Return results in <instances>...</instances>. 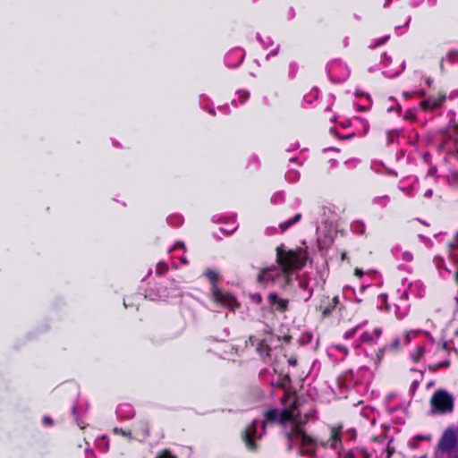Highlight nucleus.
<instances>
[{
    "mask_svg": "<svg viewBox=\"0 0 458 458\" xmlns=\"http://www.w3.org/2000/svg\"><path fill=\"white\" fill-rule=\"evenodd\" d=\"M283 410L273 409L265 413V420H253L242 433V439L250 451H255L256 439L262 437L267 424L279 423L284 428V434L288 440V450L293 447L298 448L299 454L305 456H315L318 447L331 448L341 456L342 427L330 428L329 437L327 439L314 437L309 435L303 425L312 417L311 411H302L300 408L299 400L293 393H284Z\"/></svg>",
    "mask_w": 458,
    "mask_h": 458,
    "instance_id": "f257e3e1",
    "label": "nucleus"
},
{
    "mask_svg": "<svg viewBox=\"0 0 458 458\" xmlns=\"http://www.w3.org/2000/svg\"><path fill=\"white\" fill-rule=\"evenodd\" d=\"M308 259L307 251L301 248L288 250L284 245L276 248V261L278 266L261 268L257 281L265 287L275 286L288 290L296 280L299 287L305 293L302 296L307 301L312 295V290L307 277L303 275L295 276V272L301 270Z\"/></svg>",
    "mask_w": 458,
    "mask_h": 458,
    "instance_id": "f03ea898",
    "label": "nucleus"
},
{
    "mask_svg": "<svg viewBox=\"0 0 458 458\" xmlns=\"http://www.w3.org/2000/svg\"><path fill=\"white\" fill-rule=\"evenodd\" d=\"M367 324V322H364L362 324H360L349 330H347L344 337L345 339H352L357 334H359L358 338V344L356 347H360L361 345H375L377 344V341L382 335V329L380 327H374L372 329H367L361 331L363 326Z\"/></svg>",
    "mask_w": 458,
    "mask_h": 458,
    "instance_id": "7ed1b4c3",
    "label": "nucleus"
},
{
    "mask_svg": "<svg viewBox=\"0 0 458 458\" xmlns=\"http://www.w3.org/2000/svg\"><path fill=\"white\" fill-rule=\"evenodd\" d=\"M206 276L212 284V299L221 306L234 310L238 306V302L233 295L221 292L216 286V281L219 278V273L214 269H207Z\"/></svg>",
    "mask_w": 458,
    "mask_h": 458,
    "instance_id": "20e7f679",
    "label": "nucleus"
},
{
    "mask_svg": "<svg viewBox=\"0 0 458 458\" xmlns=\"http://www.w3.org/2000/svg\"><path fill=\"white\" fill-rule=\"evenodd\" d=\"M182 293L179 284L174 280L170 281L166 285H161L157 289L150 288L146 293V297L151 301H166L168 299L176 298Z\"/></svg>",
    "mask_w": 458,
    "mask_h": 458,
    "instance_id": "39448f33",
    "label": "nucleus"
},
{
    "mask_svg": "<svg viewBox=\"0 0 458 458\" xmlns=\"http://www.w3.org/2000/svg\"><path fill=\"white\" fill-rule=\"evenodd\" d=\"M440 147L443 151L458 157V123L449 125L444 131Z\"/></svg>",
    "mask_w": 458,
    "mask_h": 458,
    "instance_id": "423d86ee",
    "label": "nucleus"
},
{
    "mask_svg": "<svg viewBox=\"0 0 458 458\" xmlns=\"http://www.w3.org/2000/svg\"><path fill=\"white\" fill-rule=\"evenodd\" d=\"M432 410L438 413H447L453 411L454 399L445 390H437L431 397Z\"/></svg>",
    "mask_w": 458,
    "mask_h": 458,
    "instance_id": "0eeeda50",
    "label": "nucleus"
},
{
    "mask_svg": "<svg viewBox=\"0 0 458 458\" xmlns=\"http://www.w3.org/2000/svg\"><path fill=\"white\" fill-rule=\"evenodd\" d=\"M327 73L332 81L341 82L345 81L350 74V71L342 61L335 60L327 64Z\"/></svg>",
    "mask_w": 458,
    "mask_h": 458,
    "instance_id": "6e6552de",
    "label": "nucleus"
},
{
    "mask_svg": "<svg viewBox=\"0 0 458 458\" xmlns=\"http://www.w3.org/2000/svg\"><path fill=\"white\" fill-rule=\"evenodd\" d=\"M267 302L271 310L284 313L288 310L289 300L281 297L277 293L272 292L267 295Z\"/></svg>",
    "mask_w": 458,
    "mask_h": 458,
    "instance_id": "1a4fd4ad",
    "label": "nucleus"
},
{
    "mask_svg": "<svg viewBox=\"0 0 458 458\" xmlns=\"http://www.w3.org/2000/svg\"><path fill=\"white\" fill-rule=\"evenodd\" d=\"M457 442L458 439L455 431L454 429L448 428L444 432L438 443V448L442 451L448 452L456 446Z\"/></svg>",
    "mask_w": 458,
    "mask_h": 458,
    "instance_id": "9d476101",
    "label": "nucleus"
},
{
    "mask_svg": "<svg viewBox=\"0 0 458 458\" xmlns=\"http://www.w3.org/2000/svg\"><path fill=\"white\" fill-rule=\"evenodd\" d=\"M249 341L251 345H256L257 352L259 353L264 361L267 363H270L272 350L267 344L266 341L262 340L259 342L254 336H250Z\"/></svg>",
    "mask_w": 458,
    "mask_h": 458,
    "instance_id": "9b49d317",
    "label": "nucleus"
},
{
    "mask_svg": "<svg viewBox=\"0 0 458 458\" xmlns=\"http://www.w3.org/2000/svg\"><path fill=\"white\" fill-rule=\"evenodd\" d=\"M133 439L144 441L149 436L148 423L144 420H139L134 424Z\"/></svg>",
    "mask_w": 458,
    "mask_h": 458,
    "instance_id": "f8f14e48",
    "label": "nucleus"
},
{
    "mask_svg": "<svg viewBox=\"0 0 458 458\" xmlns=\"http://www.w3.org/2000/svg\"><path fill=\"white\" fill-rule=\"evenodd\" d=\"M445 100V95L438 94L436 97H430L422 102L420 106L424 111H433L442 106Z\"/></svg>",
    "mask_w": 458,
    "mask_h": 458,
    "instance_id": "ddd939ff",
    "label": "nucleus"
},
{
    "mask_svg": "<svg viewBox=\"0 0 458 458\" xmlns=\"http://www.w3.org/2000/svg\"><path fill=\"white\" fill-rule=\"evenodd\" d=\"M408 180L411 181L409 185H406L403 180L400 181L398 189L406 196L412 198L418 191V179L415 177H409Z\"/></svg>",
    "mask_w": 458,
    "mask_h": 458,
    "instance_id": "4468645a",
    "label": "nucleus"
},
{
    "mask_svg": "<svg viewBox=\"0 0 458 458\" xmlns=\"http://www.w3.org/2000/svg\"><path fill=\"white\" fill-rule=\"evenodd\" d=\"M244 58V54L242 49H234L230 51L225 56V63L230 67H236L240 65Z\"/></svg>",
    "mask_w": 458,
    "mask_h": 458,
    "instance_id": "2eb2a0df",
    "label": "nucleus"
},
{
    "mask_svg": "<svg viewBox=\"0 0 458 458\" xmlns=\"http://www.w3.org/2000/svg\"><path fill=\"white\" fill-rule=\"evenodd\" d=\"M420 287H421V284L419 282H415V283L410 284L408 288L405 289L403 292V293L401 294L398 302H401V303H403V304H408L407 301H408V298H409V293L413 294L414 296H418V297L421 296L422 293L419 290Z\"/></svg>",
    "mask_w": 458,
    "mask_h": 458,
    "instance_id": "dca6fc26",
    "label": "nucleus"
},
{
    "mask_svg": "<svg viewBox=\"0 0 458 458\" xmlns=\"http://www.w3.org/2000/svg\"><path fill=\"white\" fill-rule=\"evenodd\" d=\"M135 411L129 403H122L116 409V416L120 420H130L134 417Z\"/></svg>",
    "mask_w": 458,
    "mask_h": 458,
    "instance_id": "f3484780",
    "label": "nucleus"
},
{
    "mask_svg": "<svg viewBox=\"0 0 458 458\" xmlns=\"http://www.w3.org/2000/svg\"><path fill=\"white\" fill-rule=\"evenodd\" d=\"M392 253L396 259H401L403 261L411 262L413 255L409 250H403L401 246H394L392 249Z\"/></svg>",
    "mask_w": 458,
    "mask_h": 458,
    "instance_id": "a211bd4d",
    "label": "nucleus"
},
{
    "mask_svg": "<svg viewBox=\"0 0 458 458\" xmlns=\"http://www.w3.org/2000/svg\"><path fill=\"white\" fill-rule=\"evenodd\" d=\"M301 218V213H296L293 217L288 218L282 223L279 224L278 228L281 233L285 232L287 229H289L292 225L298 223Z\"/></svg>",
    "mask_w": 458,
    "mask_h": 458,
    "instance_id": "6ab92c4d",
    "label": "nucleus"
},
{
    "mask_svg": "<svg viewBox=\"0 0 458 458\" xmlns=\"http://www.w3.org/2000/svg\"><path fill=\"white\" fill-rule=\"evenodd\" d=\"M391 201L389 195L376 196L371 199V203L381 208H385Z\"/></svg>",
    "mask_w": 458,
    "mask_h": 458,
    "instance_id": "aec40b11",
    "label": "nucleus"
},
{
    "mask_svg": "<svg viewBox=\"0 0 458 458\" xmlns=\"http://www.w3.org/2000/svg\"><path fill=\"white\" fill-rule=\"evenodd\" d=\"M395 307H396L395 315H396V318L399 319L403 318L409 312V309H410L409 304H403V303L398 302L395 305Z\"/></svg>",
    "mask_w": 458,
    "mask_h": 458,
    "instance_id": "412c9836",
    "label": "nucleus"
},
{
    "mask_svg": "<svg viewBox=\"0 0 458 458\" xmlns=\"http://www.w3.org/2000/svg\"><path fill=\"white\" fill-rule=\"evenodd\" d=\"M338 303H339V298H338V296H335L331 300L330 303L323 309V310H322L323 316L324 317L329 316L332 313L333 310L335 309V307L338 305Z\"/></svg>",
    "mask_w": 458,
    "mask_h": 458,
    "instance_id": "4be33fe9",
    "label": "nucleus"
},
{
    "mask_svg": "<svg viewBox=\"0 0 458 458\" xmlns=\"http://www.w3.org/2000/svg\"><path fill=\"white\" fill-rule=\"evenodd\" d=\"M169 225L176 227L180 226L183 223V218L181 215H172L166 219Z\"/></svg>",
    "mask_w": 458,
    "mask_h": 458,
    "instance_id": "5701e85b",
    "label": "nucleus"
},
{
    "mask_svg": "<svg viewBox=\"0 0 458 458\" xmlns=\"http://www.w3.org/2000/svg\"><path fill=\"white\" fill-rule=\"evenodd\" d=\"M285 179L289 182H296L300 179V173L297 170L290 169L285 174Z\"/></svg>",
    "mask_w": 458,
    "mask_h": 458,
    "instance_id": "b1692460",
    "label": "nucleus"
},
{
    "mask_svg": "<svg viewBox=\"0 0 458 458\" xmlns=\"http://www.w3.org/2000/svg\"><path fill=\"white\" fill-rule=\"evenodd\" d=\"M352 229L358 234H363L365 232V225L361 221H355L352 224Z\"/></svg>",
    "mask_w": 458,
    "mask_h": 458,
    "instance_id": "393cba45",
    "label": "nucleus"
},
{
    "mask_svg": "<svg viewBox=\"0 0 458 458\" xmlns=\"http://www.w3.org/2000/svg\"><path fill=\"white\" fill-rule=\"evenodd\" d=\"M168 270V265L166 262L165 261H160L157 264V267H156V274L157 276H162L164 274H165Z\"/></svg>",
    "mask_w": 458,
    "mask_h": 458,
    "instance_id": "a878e982",
    "label": "nucleus"
},
{
    "mask_svg": "<svg viewBox=\"0 0 458 458\" xmlns=\"http://www.w3.org/2000/svg\"><path fill=\"white\" fill-rule=\"evenodd\" d=\"M424 354V347H418L412 353L411 359L417 362L419 361Z\"/></svg>",
    "mask_w": 458,
    "mask_h": 458,
    "instance_id": "bb28decb",
    "label": "nucleus"
},
{
    "mask_svg": "<svg viewBox=\"0 0 458 458\" xmlns=\"http://www.w3.org/2000/svg\"><path fill=\"white\" fill-rule=\"evenodd\" d=\"M238 101L240 104H244L250 98V93L246 90L237 91Z\"/></svg>",
    "mask_w": 458,
    "mask_h": 458,
    "instance_id": "cd10ccee",
    "label": "nucleus"
},
{
    "mask_svg": "<svg viewBox=\"0 0 458 458\" xmlns=\"http://www.w3.org/2000/svg\"><path fill=\"white\" fill-rule=\"evenodd\" d=\"M98 447L100 448L103 452H106L108 448V441L106 437H101V438L97 440Z\"/></svg>",
    "mask_w": 458,
    "mask_h": 458,
    "instance_id": "c85d7f7f",
    "label": "nucleus"
},
{
    "mask_svg": "<svg viewBox=\"0 0 458 458\" xmlns=\"http://www.w3.org/2000/svg\"><path fill=\"white\" fill-rule=\"evenodd\" d=\"M446 60L450 63L458 62V50L449 51L446 55Z\"/></svg>",
    "mask_w": 458,
    "mask_h": 458,
    "instance_id": "c756f323",
    "label": "nucleus"
},
{
    "mask_svg": "<svg viewBox=\"0 0 458 458\" xmlns=\"http://www.w3.org/2000/svg\"><path fill=\"white\" fill-rule=\"evenodd\" d=\"M113 431L114 434H120L123 437H129L130 439L133 438L132 432L131 430H123V428H114Z\"/></svg>",
    "mask_w": 458,
    "mask_h": 458,
    "instance_id": "7c9ffc66",
    "label": "nucleus"
},
{
    "mask_svg": "<svg viewBox=\"0 0 458 458\" xmlns=\"http://www.w3.org/2000/svg\"><path fill=\"white\" fill-rule=\"evenodd\" d=\"M155 458H176L169 450H163L157 454Z\"/></svg>",
    "mask_w": 458,
    "mask_h": 458,
    "instance_id": "2f4dec72",
    "label": "nucleus"
},
{
    "mask_svg": "<svg viewBox=\"0 0 458 458\" xmlns=\"http://www.w3.org/2000/svg\"><path fill=\"white\" fill-rule=\"evenodd\" d=\"M420 331L419 330H410L405 333V341L407 344H409L412 337L417 336Z\"/></svg>",
    "mask_w": 458,
    "mask_h": 458,
    "instance_id": "473e14b6",
    "label": "nucleus"
},
{
    "mask_svg": "<svg viewBox=\"0 0 458 458\" xmlns=\"http://www.w3.org/2000/svg\"><path fill=\"white\" fill-rule=\"evenodd\" d=\"M405 68V64L404 62H403L401 64H400V69L394 72H385L386 75L392 78V77H394L398 74H400Z\"/></svg>",
    "mask_w": 458,
    "mask_h": 458,
    "instance_id": "72a5a7b5",
    "label": "nucleus"
},
{
    "mask_svg": "<svg viewBox=\"0 0 458 458\" xmlns=\"http://www.w3.org/2000/svg\"><path fill=\"white\" fill-rule=\"evenodd\" d=\"M229 221L231 222L232 226H230L229 228H224L223 230L225 231L228 234H231L232 233H233L236 230L237 226L235 225V218L234 217L229 218Z\"/></svg>",
    "mask_w": 458,
    "mask_h": 458,
    "instance_id": "f704fd0d",
    "label": "nucleus"
},
{
    "mask_svg": "<svg viewBox=\"0 0 458 458\" xmlns=\"http://www.w3.org/2000/svg\"><path fill=\"white\" fill-rule=\"evenodd\" d=\"M386 349H387V346H385V347L380 348V349L378 350V352H377V360H376V361H375V364H376V365H377V364L380 362V360H381V359H382V357H383V355H384V352H385V351H386Z\"/></svg>",
    "mask_w": 458,
    "mask_h": 458,
    "instance_id": "c9c22d12",
    "label": "nucleus"
},
{
    "mask_svg": "<svg viewBox=\"0 0 458 458\" xmlns=\"http://www.w3.org/2000/svg\"><path fill=\"white\" fill-rule=\"evenodd\" d=\"M283 199V193L282 192H276L275 193L272 198H271V201L273 203H278L280 202L281 200Z\"/></svg>",
    "mask_w": 458,
    "mask_h": 458,
    "instance_id": "e433bc0d",
    "label": "nucleus"
},
{
    "mask_svg": "<svg viewBox=\"0 0 458 458\" xmlns=\"http://www.w3.org/2000/svg\"><path fill=\"white\" fill-rule=\"evenodd\" d=\"M250 299L253 302L259 304L262 302V296L259 293H253L250 295Z\"/></svg>",
    "mask_w": 458,
    "mask_h": 458,
    "instance_id": "4c0bfd02",
    "label": "nucleus"
},
{
    "mask_svg": "<svg viewBox=\"0 0 458 458\" xmlns=\"http://www.w3.org/2000/svg\"><path fill=\"white\" fill-rule=\"evenodd\" d=\"M175 249H181V250H182L184 251L185 250L184 243L182 242H177L174 243L173 248L168 250V251L171 252L172 250H174Z\"/></svg>",
    "mask_w": 458,
    "mask_h": 458,
    "instance_id": "58836bf2",
    "label": "nucleus"
},
{
    "mask_svg": "<svg viewBox=\"0 0 458 458\" xmlns=\"http://www.w3.org/2000/svg\"><path fill=\"white\" fill-rule=\"evenodd\" d=\"M354 121H356V122H360V123L362 124V126H363V128H364V132H365V133L368 131V130H369V123H368V122H367V121H365V120H363V119H361V118H358V117H356V118L354 119Z\"/></svg>",
    "mask_w": 458,
    "mask_h": 458,
    "instance_id": "ea45409f",
    "label": "nucleus"
},
{
    "mask_svg": "<svg viewBox=\"0 0 458 458\" xmlns=\"http://www.w3.org/2000/svg\"><path fill=\"white\" fill-rule=\"evenodd\" d=\"M277 232H278V229L276 227H273V226L266 228V231H265L266 234H267V235H273V234L276 233Z\"/></svg>",
    "mask_w": 458,
    "mask_h": 458,
    "instance_id": "a19ab883",
    "label": "nucleus"
},
{
    "mask_svg": "<svg viewBox=\"0 0 458 458\" xmlns=\"http://www.w3.org/2000/svg\"><path fill=\"white\" fill-rule=\"evenodd\" d=\"M42 421L45 426H52L53 425V420L50 417L45 416L43 418Z\"/></svg>",
    "mask_w": 458,
    "mask_h": 458,
    "instance_id": "79ce46f5",
    "label": "nucleus"
},
{
    "mask_svg": "<svg viewBox=\"0 0 458 458\" xmlns=\"http://www.w3.org/2000/svg\"><path fill=\"white\" fill-rule=\"evenodd\" d=\"M335 348H336V350L341 352L344 355H346L348 353L347 348L342 344L336 345Z\"/></svg>",
    "mask_w": 458,
    "mask_h": 458,
    "instance_id": "37998d69",
    "label": "nucleus"
},
{
    "mask_svg": "<svg viewBox=\"0 0 458 458\" xmlns=\"http://www.w3.org/2000/svg\"><path fill=\"white\" fill-rule=\"evenodd\" d=\"M399 344H400V339H399V338H395V339L392 342V344H391V345H390L389 347H390V348H393V349H396V348L399 346Z\"/></svg>",
    "mask_w": 458,
    "mask_h": 458,
    "instance_id": "c03bdc74",
    "label": "nucleus"
},
{
    "mask_svg": "<svg viewBox=\"0 0 458 458\" xmlns=\"http://www.w3.org/2000/svg\"><path fill=\"white\" fill-rule=\"evenodd\" d=\"M388 38H389V36H386V37H383V38H379L377 40V46H379V45H382V44L386 43Z\"/></svg>",
    "mask_w": 458,
    "mask_h": 458,
    "instance_id": "a18cd8bd",
    "label": "nucleus"
},
{
    "mask_svg": "<svg viewBox=\"0 0 458 458\" xmlns=\"http://www.w3.org/2000/svg\"><path fill=\"white\" fill-rule=\"evenodd\" d=\"M258 39L267 47L268 45H270V38H267V42L262 41L260 36L257 35Z\"/></svg>",
    "mask_w": 458,
    "mask_h": 458,
    "instance_id": "49530a36",
    "label": "nucleus"
},
{
    "mask_svg": "<svg viewBox=\"0 0 458 458\" xmlns=\"http://www.w3.org/2000/svg\"><path fill=\"white\" fill-rule=\"evenodd\" d=\"M436 173H437V169L435 167H431L428 171V174L431 175V176H434L436 174Z\"/></svg>",
    "mask_w": 458,
    "mask_h": 458,
    "instance_id": "de8ad7c7",
    "label": "nucleus"
},
{
    "mask_svg": "<svg viewBox=\"0 0 458 458\" xmlns=\"http://www.w3.org/2000/svg\"><path fill=\"white\" fill-rule=\"evenodd\" d=\"M453 255L458 256V243L453 246Z\"/></svg>",
    "mask_w": 458,
    "mask_h": 458,
    "instance_id": "09e8293b",
    "label": "nucleus"
},
{
    "mask_svg": "<svg viewBox=\"0 0 458 458\" xmlns=\"http://www.w3.org/2000/svg\"><path fill=\"white\" fill-rule=\"evenodd\" d=\"M344 458H354V454L352 451H349L344 454Z\"/></svg>",
    "mask_w": 458,
    "mask_h": 458,
    "instance_id": "8fccbe9b",
    "label": "nucleus"
},
{
    "mask_svg": "<svg viewBox=\"0 0 458 458\" xmlns=\"http://www.w3.org/2000/svg\"><path fill=\"white\" fill-rule=\"evenodd\" d=\"M415 438H416L417 440H424V439H428V440H429V439H430V437H429V436H428V437H424V436H421V435H418V436H416V437H415Z\"/></svg>",
    "mask_w": 458,
    "mask_h": 458,
    "instance_id": "3c124183",
    "label": "nucleus"
},
{
    "mask_svg": "<svg viewBox=\"0 0 458 458\" xmlns=\"http://www.w3.org/2000/svg\"><path fill=\"white\" fill-rule=\"evenodd\" d=\"M432 194H433V191L429 189V190L425 191L424 196L426 198H430L432 196Z\"/></svg>",
    "mask_w": 458,
    "mask_h": 458,
    "instance_id": "603ef678",
    "label": "nucleus"
},
{
    "mask_svg": "<svg viewBox=\"0 0 458 458\" xmlns=\"http://www.w3.org/2000/svg\"><path fill=\"white\" fill-rule=\"evenodd\" d=\"M372 410L369 409V408H365L363 411H362V415L363 416H369V413L371 412Z\"/></svg>",
    "mask_w": 458,
    "mask_h": 458,
    "instance_id": "864d4df0",
    "label": "nucleus"
},
{
    "mask_svg": "<svg viewBox=\"0 0 458 458\" xmlns=\"http://www.w3.org/2000/svg\"><path fill=\"white\" fill-rule=\"evenodd\" d=\"M355 275L358 276L359 277H361L362 275H363V271L360 268H356L355 269Z\"/></svg>",
    "mask_w": 458,
    "mask_h": 458,
    "instance_id": "5fc2aeb1",
    "label": "nucleus"
},
{
    "mask_svg": "<svg viewBox=\"0 0 458 458\" xmlns=\"http://www.w3.org/2000/svg\"><path fill=\"white\" fill-rule=\"evenodd\" d=\"M218 110H220V111L224 112L225 114H226V113H228V106H219Z\"/></svg>",
    "mask_w": 458,
    "mask_h": 458,
    "instance_id": "6e6d98bb",
    "label": "nucleus"
},
{
    "mask_svg": "<svg viewBox=\"0 0 458 458\" xmlns=\"http://www.w3.org/2000/svg\"><path fill=\"white\" fill-rule=\"evenodd\" d=\"M288 362H289L291 365L294 366V365H296L297 360H296V359L291 358V359H289V360H288Z\"/></svg>",
    "mask_w": 458,
    "mask_h": 458,
    "instance_id": "4d7b16f0",
    "label": "nucleus"
},
{
    "mask_svg": "<svg viewBox=\"0 0 458 458\" xmlns=\"http://www.w3.org/2000/svg\"><path fill=\"white\" fill-rule=\"evenodd\" d=\"M276 53H277V47L267 55V59H268L271 55H276Z\"/></svg>",
    "mask_w": 458,
    "mask_h": 458,
    "instance_id": "13d9d810",
    "label": "nucleus"
},
{
    "mask_svg": "<svg viewBox=\"0 0 458 458\" xmlns=\"http://www.w3.org/2000/svg\"><path fill=\"white\" fill-rule=\"evenodd\" d=\"M428 4H429L430 5H435V4H436V3H437V0H428Z\"/></svg>",
    "mask_w": 458,
    "mask_h": 458,
    "instance_id": "bf43d9fd",
    "label": "nucleus"
},
{
    "mask_svg": "<svg viewBox=\"0 0 458 458\" xmlns=\"http://www.w3.org/2000/svg\"><path fill=\"white\" fill-rule=\"evenodd\" d=\"M426 82H427V84H428V86H430V85H431V83H432V79L428 78V79H427V81H426Z\"/></svg>",
    "mask_w": 458,
    "mask_h": 458,
    "instance_id": "052dcab7",
    "label": "nucleus"
},
{
    "mask_svg": "<svg viewBox=\"0 0 458 458\" xmlns=\"http://www.w3.org/2000/svg\"><path fill=\"white\" fill-rule=\"evenodd\" d=\"M411 16H409L408 19H407V21L404 24V26H408L409 23L411 22Z\"/></svg>",
    "mask_w": 458,
    "mask_h": 458,
    "instance_id": "680f3d73",
    "label": "nucleus"
},
{
    "mask_svg": "<svg viewBox=\"0 0 458 458\" xmlns=\"http://www.w3.org/2000/svg\"><path fill=\"white\" fill-rule=\"evenodd\" d=\"M208 113H209V114H213V115H215V114H216V112H215V110H214V109H209V110H208Z\"/></svg>",
    "mask_w": 458,
    "mask_h": 458,
    "instance_id": "e2e57ef3",
    "label": "nucleus"
},
{
    "mask_svg": "<svg viewBox=\"0 0 458 458\" xmlns=\"http://www.w3.org/2000/svg\"><path fill=\"white\" fill-rule=\"evenodd\" d=\"M388 174H391V175H394V176H397V174L395 172H394V171H389Z\"/></svg>",
    "mask_w": 458,
    "mask_h": 458,
    "instance_id": "0e129e2a",
    "label": "nucleus"
},
{
    "mask_svg": "<svg viewBox=\"0 0 458 458\" xmlns=\"http://www.w3.org/2000/svg\"><path fill=\"white\" fill-rule=\"evenodd\" d=\"M182 262L183 264H188V260L185 258H182Z\"/></svg>",
    "mask_w": 458,
    "mask_h": 458,
    "instance_id": "69168bd1",
    "label": "nucleus"
},
{
    "mask_svg": "<svg viewBox=\"0 0 458 458\" xmlns=\"http://www.w3.org/2000/svg\"><path fill=\"white\" fill-rule=\"evenodd\" d=\"M384 58H385V60H386H386H387V61H388V60H390V57H389V56H387V55H384Z\"/></svg>",
    "mask_w": 458,
    "mask_h": 458,
    "instance_id": "338daca9",
    "label": "nucleus"
},
{
    "mask_svg": "<svg viewBox=\"0 0 458 458\" xmlns=\"http://www.w3.org/2000/svg\"><path fill=\"white\" fill-rule=\"evenodd\" d=\"M346 258V254L345 253H343L342 254V259H344Z\"/></svg>",
    "mask_w": 458,
    "mask_h": 458,
    "instance_id": "774afa93",
    "label": "nucleus"
}]
</instances>
